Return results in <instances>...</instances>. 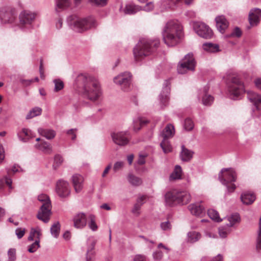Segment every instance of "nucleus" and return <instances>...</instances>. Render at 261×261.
<instances>
[{
	"label": "nucleus",
	"mask_w": 261,
	"mask_h": 261,
	"mask_svg": "<svg viewBox=\"0 0 261 261\" xmlns=\"http://www.w3.org/2000/svg\"><path fill=\"white\" fill-rule=\"evenodd\" d=\"M54 83L55 84V91L58 92L63 88L64 83L61 80L55 79L54 80Z\"/></svg>",
	"instance_id": "obj_49"
},
{
	"label": "nucleus",
	"mask_w": 261,
	"mask_h": 261,
	"mask_svg": "<svg viewBox=\"0 0 261 261\" xmlns=\"http://www.w3.org/2000/svg\"><path fill=\"white\" fill-rule=\"evenodd\" d=\"M16 15V10L14 8L6 7L0 9V20L3 23H13Z\"/></svg>",
	"instance_id": "obj_12"
},
{
	"label": "nucleus",
	"mask_w": 261,
	"mask_h": 261,
	"mask_svg": "<svg viewBox=\"0 0 261 261\" xmlns=\"http://www.w3.org/2000/svg\"><path fill=\"white\" fill-rule=\"evenodd\" d=\"M196 61L192 53L188 54L184 58L179 62L177 66V72L179 74L186 73L188 71H194Z\"/></svg>",
	"instance_id": "obj_9"
},
{
	"label": "nucleus",
	"mask_w": 261,
	"mask_h": 261,
	"mask_svg": "<svg viewBox=\"0 0 261 261\" xmlns=\"http://www.w3.org/2000/svg\"><path fill=\"white\" fill-rule=\"evenodd\" d=\"M25 229L22 228H17L15 230V234L18 239H20L23 237L25 233Z\"/></svg>",
	"instance_id": "obj_53"
},
{
	"label": "nucleus",
	"mask_w": 261,
	"mask_h": 261,
	"mask_svg": "<svg viewBox=\"0 0 261 261\" xmlns=\"http://www.w3.org/2000/svg\"><path fill=\"white\" fill-rule=\"evenodd\" d=\"M89 219H90L88 224L89 228L93 231H96L98 228V226L95 223V216L93 215H90L89 216Z\"/></svg>",
	"instance_id": "obj_46"
},
{
	"label": "nucleus",
	"mask_w": 261,
	"mask_h": 261,
	"mask_svg": "<svg viewBox=\"0 0 261 261\" xmlns=\"http://www.w3.org/2000/svg\"><path fill=\"white\" fill-rule=\"evenodd\" d=\"M40 247V239H36L35 242L29 246L28 251L30 253H34Z\"/></svg>",
	"instance_id": "obj_47"
},
{
	"label": "nucleus",
	"mask_w": 261,
	"mask_h": 261,
	"mask_svg": "<svg viewBox=\"0 0 261 261\" xmlns=\"http://www.w3.org/2000/svg\"><path fill=\"white\" fill-rule=\"evenodd\" d=\"M256 248L259 252H261V217L259 219V230L258 231V238L256 244Z\"/></svg>",
	"instance_id": "obj_48"
},
{
	"label": "nucleus",
	"mask_w": 261,
	"mask_h": 261,
	"mask_svg": "<svg viewBox=\"0 0 261 261\" xmlns=\"http://www.w3.org/2000/svg\"><path fill=\"white\" fill-rule=\"evenodd\" d=\"M162 35L165 43L168 46H173L179 42L182 37V27L178 21L170 20L165 26Z\"/></svg>",
	"instance_id": "obj_1"
},
{
	"label": "nucleus",
	"mask_w": 261,
	"mask_h": 261,
	"mask_svg": "<svg viewBox=\"0 0 261 261\" xmlns=\"http://www.w3.org/2000/svg\"><path fill=\"white\" fill-rule=\"evenodd\" d=\"M203 49L210 53H217L219 51V46L217 44L212 43H205L202 45Z\"/></svg>",
	"instance_id": "obj_31"
},
{
	"label": "nucleus",
	"mask_w": 261,
	"mask_h": 261,
	"mask_svg": "<svg viewBox=\"0 0 261 261\" xmlns=\"http://www.w3.org/2000/svg\"><path fill=\"white\" fill-rule=\"evenodd\" d=\"M56 192L61 197H66L70 193L69 184L62 179L59 180L56 185Z\"/></svg>",
	"instance_id": "obj_15"
},
{
	"label": "nucleus",
	"mask_w": 261,
	"mask_h": 261,
	"mask_svg": "<svg viewBox=\"0 0 261 261\" xmlns=\"http://www.w3.org/2000/svg\"><path fill=\"white\" fill-rule=\"evenodd\" d=\"M145 198H146V196H142L139 197L137 199V202L136 203L139 204V205L142 206L143 205V204L144 203V200H145Z\"/></svg>",
	"instance_id": "obj_63"
},
{
	"label": "nucleus",
	"mask_w": 261,
	"mask_h": 261,
	"mask_svg": "<svg viewBox=\"0 0 261 261\" xmlns=\"http://www.w3.org/2000/svg\"><path fill=\"white\" fill-rule=\"evenodd\" d=\"M17 136L19 140L24 142H27L30 139L33 138L31 131L27 128L22 129L17 133Z\"/></svg>",
	"instance_id": "obj_29"
},
{
	"label": "nucleus",
	"mask_w": 261,
	"mask_h": 261,
	"mask_svg": "<svg viewBox=\"0 0 261 261\" xmlns=\"http://www.w3.org/2000/svg\"><path fill=\"white\" fill-rule=\"evenodd\" d=\"M146 256L141 254L136 255L133 258V261H146Z\"/></svg>",
	"instance_id": "obj_59"
},
{
	"label": "nucleus",
	"mask_w": 261,
	"mask_h": 261,
	"mask_svg": "<svg viewBox=\"0 0 261 261\" xmlns=\"http://www.w3.org/2000/svg\"><path fill=\"white\" fill-rule=\"evenodd\" d=\"M201 234L195 231H191L187 233V241L190 243L197 242L201 238Z\"/></svg>",
	"instance_id": "obj_32"
},
{
	"label": "nucleus",
	"mask_w": 261,
	"mask_h": 261,
	"mask_svg": "<svg viewBox=\"0 0 261 261\" xmlns=\"http://www.w3.org/2000/svg\"><path fill=\"white\" fill-rule=\"evenodd\" d=\"M227 87L231 98L237 99L239 96L244 92V86L242 82L237 76L230 77L227 83Z\"/></svg>",
	"instance_id": "obj_8"
},
{
	"label": "nucleus",
	"mask_w": 261,
	"mask_h": 261,
	"mask_svg": "<svg viewBox=\"0 0 261 261\" xmlns=\"http://www.w3.org/2000/svg\"><path fill=\"white\" fill-rule=\"evenodd\" d=\"M161 229L164 231H169L171 229L172 225L169 221L162 222L160 224Z\"/></svg>",
	"instance_id": "obj_51"
},
{
	"label": "nucleus",
	"mask_w": 261,
	"mask_h": 261,
	"mask_svg": "<svg viewBox=\"0 0 261 261\" xmlns=\"http://www.w3.org/2000/svg\"><path fill=\"white\" fill-rule=\"evenodd\" d=\"M230 232L229 227L227 226L226 224L224 226H221L219 228V234L222 238H226Z\"/></svg>",
	"instance_id": "obj_42"
},
{
	"label": "nucleus",
	"mask_w": 261,
	"mask_h": 261,
	"mask_svg": "<svg viewBox=\"0 0 261 261\" xmlns=\"http://www.w3.org/2000/svg\"><path fill=\"white\" fill-rule=\"evenodd\" d=\"M56 10L58 11V9L64 10L68 8L70 5L69 0H55Z\"/></svg>",
	"instance_id": "obj_35"
},
{
	"label": "nucleus",
	"mask_w": 261,
	"mask_h": 261,
	"mask_svg": "<svg viewBox=\"0 0 261 261\" xmlns=\"http://www.w3.org/2000/svg\"><path fill=\"white\" fill-rule=\"evenodd\" d=\"M162 257L163 253L161 251H156L153 253V257L154 260H159Z\"/></svg>",
	"instance_id": "obj_57"
},
{
	"label": "nucleus",
	"mask_w": 261,
	"mask_h": 261,
	"mask_svg": "<svg viewBox=\"0 0 261 261\" xmlns=\"http://www.w3.org/2000/svg\"><path fill=\"white\" fill-rule=\"evenodd\" d=\"M141 205H139V204L135 203L134 205V207L132 210V212L136 215H139L140 214V210L141 207Z\"/></svg>",
	"instance_id": "obj_56"
},
{
	"label": "nucleus",
	"mask_w": 261,
	"mask_h": 261,
	"mask_svg": "<svg viewBox=\"0 0 261 261\" xmlns=\"http://www.w3.org/2000/svg\"><path fill=\"white\" fill-rule=\"evenodd\" d=\"M229 222L226 225L229 227H232L236 223H239L240 221V217L238 214H234L226 218Z\"/></svg>",
	"instance_id": "obj_36"
},
{
	"label": "nucleus",
	"mask_w": 261,
	"mask_h": 261,
	"mask_svg": "<svg viewBox=\"0 0 261 261\" xmlns=\"http://www.w3.org/2000/svg\"><path fill=\"white\" fill-rule=\"evenodd\" d=\"M169 85V82L167 80L165 81L162 91L159 95V99L162 109H163L166 107L168 103L169 94L170 91V88Z\"/></svg>",
	"instance_id": "obj_17"
},
{
	"label": "nucleus",
	"mask_w": 261,
	"mask_h": 261,
	"mask_svg": "<svg viewBox=\"0 0 261 261\" xmlns=\"http://www.w3.org/2000/svg\"><path fill=\"white\" fill-rule=\"evenodd\" d=\"M73 226L76 228L82 229L86 226L87 217L85 214L78 213L72 218Z\"/></svg>",
	"instance_id": "obj_18"
},
{
	"label": "nucleus",
	"mask_w": 261,
	"mask_h": 261,
	"mask_svg": "<svg viewBox=\"0 0 261 261\" xmlns=\"http://www.w3.org/2000/svg\"><path fill=\"white\" fill-rule=\"evenodd\" d=\"M33 82V79H31V80L21 79V80H20V83L25 86H28L30 85Z\"/></svg>",
	"instance_id": "obj_62"
},
{
	"label": "nucleus",
	"mask_w": 261,
	"mask_h": 261,
	"mask_svg": "<svg viewBox=\"0 0 261 261\" xmlns=\"http://www.w3.org/2000/svg\"><path fill=\"white\" fill-rule=\"evenodd\" d=\"M159 39L153 40L142 39L134 48V56L136 61L141 60L144 57L149 55L159 47Z\"/></svg>",
	"instance_id": "obj_3"
},
{
	"label": "nucleus",
	"mask_w": 261,
	"mask_h": 261,
	"mask_svg": "<svg viewBox=\"0 0 261 261\" xmlns=\"http://www.w3.org/2000/svg\"><path fill=\"white\" fill-rule=\"evenodd\" d=\"M175 133L174 126L172 124H168L162 132L160 136L163 139H168L173 136Z\"/></svg>",
	"instance_id": "obj_27"
},
{
	"label": "nucleus",
	"mask_w": 261,
	"mask_h": 261,
	"mask_svg": "<svg viewBox=\"0 0 261 261\" xmlns=\"http://www.w3.org/2000/svg\"><path fill=\"white\" fill-rule=\"evenodd\" d=\"M215 21L217 30L223 33L228 27V21L223 15L218 16L215 18Z\"/></svg>",
	"instance_id": "obj_22"
},
{
	"label": "nucleus",
	"mask_w": 261,
	"mask_h": 261,
	"mask_svg": "<svg viewBox=\"0 0 261 261\" xmlns=\"http://www.w3.org/2000/svg\"><path fill=\"white\" fill-rule=\"evenodd\" d=\"M68 23L74 31L82 33L97 25V23L93 17L80 18L75 15L70 16L67 19Z\"/></svg>",
	"instance_id": "obj_4"
},
{
	"label": "nucleus",
	"mask_w": 261,
	"mask_h": 261,
	"mask_svg": "<svg viewBox=\"0 0 261 261\" xmlns=\"http://www.w3.org/2000/svg\"><path fill=\"white\" fill-rule=\"evenodd\" d=\"M12 183V179L7 176H5L4 179H0V190L3 188L5 184L9 187V189L12 190L13 189Z\"/></svg>",
	"instance_id": "obj_45"
},
{
	"label": "nucleus",
	"mask_w": 261,
	"mask_h": 261,
	"mask_svg": "<svg viewBox=\"0 0 261 261\" xmlns=\"http://www.w3.org/2000/svg\"><path fill=\"white\" fill-rule=\"evenodd\" d=\"M113 142L119 146H125L129 142L130 135L128 131L113 132L111 134Z\"/></svg>",
	"instance_id": "obj_13"
},
{
	"label": "nucleus",
	"mask_w": 261,
	"mask_h": 261,
	"mask_svg": "<svg viewBox=\"0 0 261 261\" xmlns=\"http://www.w3.org/2000/svg\"><path fill=\"white\" fill-rule=\"evenodd\" d=\"M160 146L163 151L166 153L171 151V146L167 139H163L162 142L160 143Z\"/></svg>",
	"instance_id": "obj_43"
},
{
	"label": "nucleus",
	"mask_w": 261,
	"mask_h": 261,
	"mask_svg": "<svg viewBox=\"0 0 261 261\" xmlns=\"http://www.w3.org/2000/svg\"><path fill=\"white\" fill-rule=\"evenodd\" d=\"M207 215L211 219L217 222H220L222 221L219 216L218 213L213 209L208 210L207 211Z\"/></svg>",
	"instance_id": "obj_44"
},
{
	"label": "nucleus",
	"mask_w": 261,
	"mask_h": 261,
	"mask_svg": "<svg viewBox=\"0 0 261 261\" xmlns=\"http://www.w3.org/2000/svg\"><path fill=\"white\" fill-rule=\"evenodd\" d=\"M60 230V225L59 222L55 223L50 227V232L52 236L57 238L59 236Z\"/></svg>",
	"instance_id": "obj_40"
},
{
	"label": "nucleus",
	"mask_w": 261,
	"mask_h": 261,
	"mask_svg": "<svg viewBox=\"0 0 261 261\" xmlns=\"http://www.w3.org/2000/svg\"><path fill=\"white\" fill-rule=\"evenodd\" d=\"M78 80L83 82V93L85 97L94 101L101 96V91L99 82L95 79L81 74L79 76Z\"/></svg>",
	"instance_id": "obj_2"
},
{
	"label": "nucleus",
	"mask_w": 261,
	"mask_h": 261,
	"mask_svg": "<svg viewBox=\"0 0 261 261\" xmlns=\"http://www.w3.org/2000/svg\"><path fill=\"white\" fill-rule=\"evenodd\" d=\"M193 152L186 148L184 145L181 146L180 158L184 162L190 161L193 157Z\"/></svg>",
	"instance_id": "obj_28"
},
{
	"label": "nucleus",
	"mask_w": 261,
	"mask_h": 261,
	"mask_svg": "<svg viewBox=\"0 0 261 261\" xmlns=\"http://www.w3.org/2000/svg\"><path fill=\"white\" fill-rule=\"evenodd\" d=\"M95 243L93 241L88 247L86 254V261H94L95 252L94 251Z\"/></svg>",
	"instance_id": "obj_30"
},
{
	"label": "nucleus",
	"mask_w": 261,
	"mask_h": 261,
	"mask_svg": "<svg viewBox=\"0 0 261 261\" xmlns=\"http://www.w3.org/2000/svg\"><path fill=\"white\" fill-rule=\"evenodd\" d=\"M42 109L39 107H35L32 109L26 116L27 119H31L34 117L41 114Z\"/></svg>",
	"instance_id": "obj_38"
},
{
	"label": "nucleus",
	"mask_w": 261,
	"mask_h": 261,
	"mask_svg": "<svg viewBox=\"0 0 261 261\" xmlns=\"http://www.w3.org/2000/svg\"><path fill=\"white\" fill-rule=\"evenodd\" d=\"M8 261H14L16 259V250L14 248L10 249L8 251Z\"/></svg>",
	"instance_id": "obj_52"
},
{
	"label": "nucleus",
	"mask_w": 261,
	"mask_h": 261,
	"mask_svg": "<svg viewBox=\"0 0 261 261\" xmlns=\"http://www.w3.org/2000/svg\"><path fill=\"white\" fill-rule=\"evenodd\" d=\"M247 97L249 101L254 104L257 110H259L258 105L261 103V95L251 91L247 92Z\"/></svg>",
	"instance_id": "obj_23"
},
{
	"label": "nucleus",
	"mask_w": 261,
	"mask_h": 261,
	"mask_svg": "<svg viewBox=\"0 0 261 261\" xmlns=\"http://www.w3.org/2000/svg\"><path fill=\"white\" fill-rule=\"evenodd\" d=\"M154 8V5L152 2L147 3L143 8H142V10H144L146 12H149L152 10Z\"/></svg>",
	"instance_id": "obj_55"
},
{
	"label": "nucleus",
	"mask_w": 261,
	"mask_h": 261,
	"mask_svg": "<svg viewBox=\"0 0 261 261\" xmlns=\"http://www.w3.org/2000/svg\"><path fill=\"white\" fill-rule=\"evenodd\" d=\"M188 208L192 215L196 217H202L205 214V210L201 201L190 204Z\"/></svg>",
	"instance_id": "obj_16"
},
{
	"label": "nucleus",
	"mask_w": 261,
	"mask_h": 261,
	"mask_svg": "<svg viewBox=\"0 0 261 261\" xmlns=\"http://www.w3.org/2000/svg\"><path fill=\"white\" fill-rule=\"evenodd\" d=\"M128 180L132 185L134 186H138L142 184V180L140 178L132 174L128 175Z\"/></svg>",
	"instance_id": "obj_37"
},
{
	"label": "nucleus",
	"mask_w": 261,
	"mask_h": 261,
	"mask_svg": "<svg viewBox=\"0 0 261 261\" xmlns=\"http://www.w3.org/2000/svg\"><path fill=\"white\" fill-rule=\"evenodd\" d=\"M142 10V7L134 4L126 5L123 11L125 14L133 15Z\"/></svg>",
	"instance_id": "obj_26"
},
{
	"label": "nucleus",
	"mask_w": 261,
	"mask_h": 261,
	"mask_svg": "<svg viewBox=\"0 0 261 261\" xmlns=\"http://www.w3.org/2000/svg\"><path fill=\"white\" fill-rule=\"evenodd\" d=\"M39 134L45 137L47 140L53 139L56 135V132L53 129L40 127L38 129Z\"/></svg>",
	"instance_id": "obj_24"
},
{
	"label": "nucleus",
	"mask_w": 261,
	"mask_h": 261,
	"mask_svg": "<svg viewBox=\"0 0 261 261\" xmlns=\"http://www.w3.org/2000/svg\"><path fill=\"white\" fill-rule=\"evenodd\" d=\"M76 130V129H70L66 131V133L69 135L71 136V139L72 140H74L76 137V134L75 133V131Z\"/></svg>",
	"instance_id": "obj_58"
},
{
	"label": "nucleus",
	"mask_w": 261,
	"mask_h": 261,
	"mask_svg": "<svg viewBox=\"0 0 261 261\" xmlns=\"http://www.w3.org/2000/svg\"><path fill=\"white\" fill-rule=\"evenodd\" d=\"M194 127V124L192 120L190 118H187L185 120L184 128L187 130H191Z\"/></svg>",
	"instance_id": "obj_50"
},
{
	"label": "nucleus",
	"mask_w": 261,
	"mask_h": 261,
	"mask_svg": "<svg viewBox=\"0 0 261 261\" xmlns=\"http://www.w3.org/2000/svg\"><path fill=\"white\" fill-rule=\"evenodd\" d=\"M147 121L141 117H137L134 119L133 129L135 132L139 130L141 127L147 123Z\"/></svg>",
	"instance_id": "obj_33"
},
{
	"label": "nucleus",
	"mask_w": 261,
	"mask_h": 261,
	"mask_svg": "<svg viewBox=\"0 0 261 261\" xmlns=\"http://www.w3.org/2000/svg\"><path fill=\"white\" fill-rule=\"evenodd\" d=\"M38 199L42 202V204L37 215V218L46 223L49 219L51 214V204L48 196L45 194H41L38 195Z\"/></svg>",
	"instance_id": "obj_7"
},
{
	"label": "nucleus",
	"mask_w": 261,
	"mask_h": 261,
	"mask_svg": "<svg viewBox=\"0 0 261 261\" xmlns=\"http://www.w3.org/2000/svg\"><path fill=\"white\" fill-rule=\"evenodd\" d=\"M165 202L169 206L177 204H186L191 200V195L187 191L172 190L169 191L165 195Z\"/></svg>",
	"instance_id": "obj_5"
},
{
	"label": "nucleus",
	"mask_w": 261,
	"mask_h": 261,
	"mask_svg": "<svg viewBox=\"0 0 261 261\" xmlns=\"http://www.w3.org/2000/svg\"><path fill=\"white\" fill-rule=\"evenodd\" d=\"M181 175V168L180 166L176 165L174 171L170 176V180L180 179Z\"/></svg>",
	"instance_id": "obj_39"
},
{
	"label": "nucleus",
	"mask_w": 261,
	"mask_h": 261,
	"mask_svg": "<svg viewBox=\"0 0 261 261\" xmlns=\"http://www.w3.org/2000/svg\"><path fill=\"white\" fill-rule=\"evenodd\" d=\"M254 83L257 88L261 89V79H256L254 81Z\"/></svg>",
	"instance_id": "obj_64"
},
{
	"label": "nucleus",
	"mask_w": 261,
	"mask_h": 261,
	"mask_svg": "<svg viewBox=\"0 0 261 261\" xmlns=\"http://www.w3.org/2000/svg\"><path fill=\"white\" fill-rule=\"evenodd\" d=\"M209 89V87L207 86H204L202 90L199 91L198 97L199 99H202V102L205 106L211 105L214 100V98L211 95L208 94L207 92Z\"/></svg>",
	"instance_id": "obj_19"
},
{
	"label": "nucleus",
	"mask_w": 261,
	"mask_h": 261,
	"mask_svg": "<svg viewBox=\"0 0 261 261\" xmlns=\"http://www.w3.org/2000/svg\"><path fill=\"white\" fill-rule=\"evenodd\" d=\"M63 162V159L60 155H56L55 156L54 162L57 164V166H59Z\"/></svg>",
	"instance_id": "obj_60"
},
{
	"label": "nucleus",
	"mask_w": 261,
	"mask_h": 261,
	"mask_svg": "<svg viewBox=\"0 0 261 261\" xmlns=\"http://www.w3.org/2000/svg\"><path fill=\"white\" fill-rule=\"evenodd\" d=\"M242 35V32L239 28H236L234 30L233 33H232V35L235 36L236 37H239Z\"/></svg>",
	"instance_id": "obj_61"
},
{
	"label": "nucleus",
	"mask_w": 261,
	"mask_h": 261,
	"mask_svg": "<svg viewBox=\"0 0 261 261\" xmlns=\"http://www.w3.org/2000/svg\"><path fill=\"white\" fill-rule=\"evenodd\" d=\"M124 166V163L122 161L116 162L113 166V170L116 172L122 168Z\"/></svg>",
	"instance_id": "obj_54"
},
{
	"label": "nucleus",
	"mask_w": 261,
	"mask_h": 261,
	"mask_svg": "<svg viewBox=\"0 0 261 261\" xmlns=\"http://www.w3.org/2000/svg\"><path fill=\"white\" fill-rule=\"evenodd\" d=\"M261 19V10L258 8L251 9L249 14V21L251 25H256Z\"/></svg>",
	"instance_id": "obj_20"
},
{
	"label": "nucleus",
	"mask_w": 261,
	"mask_h": 261,
	"mask_svg": "<svg viewBox=\"0 0 261 261\" xmlns=\"http://www.w3.org/2000/svg\"><path fill=\"white\" fill-rule=\"evenodd\" d=\"M193 28L197 35L202 38L210 39L213 36L212 30L204 23L196 22L194 23Z\"/></svg>",
	"instance_id": "obj_14"
},
{
	"label": "nucleus",
	"mask_w": 261,
	"mask_h": 261,
	"mask_svg": "<svg viewBox=\"0 0 261 261\" xmlns=\"http://www.w3.org/2000/svg\"><path fill=\"white\" fill-rule=\"evenodd\" d=\"M218 178L221 183L226 187L228 193L233 192L236 189L233 183L237 179V174L233 169L223 168L219 173Z\"/></svg>",
	"instance_id": "obj_6"
},
{
	"label": "nucleus",
	"mask_w": 261,
	"mask_h": 261,
	"mask_svg": "<svg viewBox=\"0 0 261 261\" xmlns=\"http://www.w3.org/2000/svg\"><path fill=\"white\" fill-rule=\"evenodd\" d=\"M255 195L251 192H245L242 194L241 199L242 202L246 205L251 204L255 200Z\"/></svg>",
	"instance_id": "obj_25"
},
{
	"label": "nucleus",
	"mask_w": 261,
	"mask_h": 261,
	"mask_svg": "<svg viewBox=\"0 0 261 261\" xmlns=\"http://www.w3.org/2000/svg\"><path fill=\"white\" fill-rule=\"evenodd\" d=\"M36 146L45 153H50L52 151V147L50 144L46 141L42 142L40 144L36 145Z\"/></svg>",
	"instance_id": "obj_34"
},
{
	"label": "nucleus",
	"mask_w": 261,
	"mask_h": 261,
	"mask_svg": "<svg viewBox=\"0 0 261 261\" xmlns=\"http://www.w3.org/2000/svg\"><path fill=\"white\" fill-rule=\"evenodd\" d=\"M36 14L29 10L22 11L19 15V26L22 30L32 28L33 23L36 19Z\"/></svg>",
	"instance_id": "obj_10"
},
{
	"label": "nucleus",
	"mask_w": 261,
	"mask_h": 261,
	"mask_svg": "<svg viewBox=\"0 0 261 261\" xmlns=\"http://www.w3.org/2000/svg\"><path fill=\"white\" fill-rule=\"evenodd\" d=\"M72 182L75 191L80 192L83 188V177L80 174H74L72 176Z\"/></svg>",
	"instance_id": "obj_21"
},
{
	"label": "nucleus",
	"mask_w": 261,
	"mask_h": 261,
	"mask_svg": "<svg viewBox=\"0 0 261 261\" xmlns=\"http://www.w3.org/2000/svg\"><path fill=\"white\" fill-rule=\"evenodd\" d=\"M132 74L129 72L120 73L114 78V82L119 85L124 92L128 91L130 89Z\"/></svg>",
	"instance_id": "obj_11"
},
{
	"label": "nucleus",
	"mask_w": 261,
	"mask_h": 261,
	"mask_svg": "<svg viewBox=\"0 0 261 261\" xmlns=\"http://www.w3.org/2000/svg\"><path fill=\"white\" fill-rule=\"evenodd\" d=\"M41 232L39 229H36L32 228L30 233V236L28 237V240L32 241L34 239H40V236H41Z\"/></svg>",
	"instance_id": "obj_41"
}]
</instances>
